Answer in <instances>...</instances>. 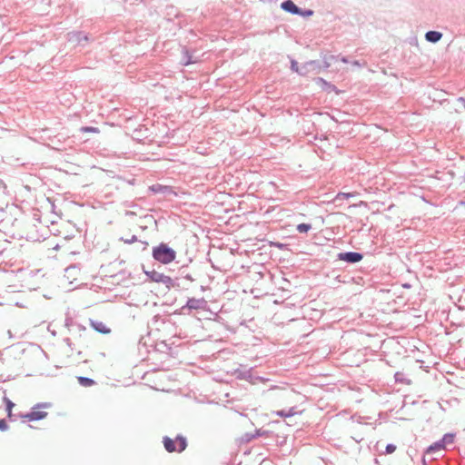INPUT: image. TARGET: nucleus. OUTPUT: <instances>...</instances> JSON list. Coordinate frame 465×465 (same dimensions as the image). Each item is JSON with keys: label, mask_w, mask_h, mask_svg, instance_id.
Masks as SVG:
<instances>
[{"label": "nucleus", "mask_w": 465, "mask_h": 465, "mask_svg": "<svg viewBox=\"0 0 465 465\" xmlns=\"http://www.w3.org/2000/svg\"><path fill=\"white\" fill-rule=\"evenodd\" d=\"M143 272L150 278L152 282L163 283L168 289L174 286L173 280L171 277L158 272L155 270H145L143 268Z\"/></svg>", "instance_id": "nucleus-4"}, {"label": "nucleus", "mask_w": 465, "mask_h": 465, "mask_svg": "<svg viewBox=\"0 0 465 465\" xmlns=\"http://www.w3.org/2000/svg\"><path fill=\"white\" fill-rule=\"evenodd\" d=\"M442 37V34L440 32H438V31H428L426 34H425V39L426 41L430 42V43H438Z\"/></svg>", "instance_id": "nucleus-9"}, {"label": "nucleus", "mask_w": 465, "mask_h": 465, "mask_svg": "<svg viewBox=\"0 0 465 465\" xmlns=\"http://www.w3.org/2000/svg\"><path fill=\"white\" fill-rule=\"evenodd\" d=\"M296 413H297V411H295V407H292L287 411L282 410V411H277V415L280 417H292V416L295 415Z\"/></svg>", "instance_id": "nucleus-13"}, {"label": "nucleus", "mask_w": 465, "mask_h": 465, "mask_svg": "<svg viewBox=\"0 0 465 465\" xmlns=\"http://www.w3.org/2000/svg\"><path fill=\"white\" fill-rule=\"evenodd\" d=\"M51 406L50 403L45 402V403H38L36 404L33 409L31 412L26 413L24 415V418L27 419L28 420H40L45 419L47 416V412L41 411H35V409L39 408H49Z\"/></svg>", "instance_id": "nucleus-5"}, {"label": "nucleus", "mask_w": 465, "mask_h": 465, "mask_svg": "<svg viewBox=\"0 0 465 465\" xmlns=\"http://www.w3.org/2000/svg\"><path fill=\"white\" fill-rule=\"evenodd\" d=\"M404 374L401 372H396L395 374V380L396 381L404 382Z\"/></svg>", "instance_id": "nucleus-23"}, {"label": "nucleus", "mask_w": 465, "mask_h": 465, "mask_svg": "<svg viewBox=\"0 0 465 465\" xmlns=\"http://www.w3.org/2000/svg\"><path fill=\"white\" fill-rule=\"evenodd\" d=\"M458 102L462 103L464 104V106H465V99L463 97H460L458 99Z\"/></svg>", "instance_id": "nucleus-27"}, {"label": "nucleus", "mask_w": 465, "mask_h": 465, "mask_svg": "<svg viewBox=\"0 0 465 465\" xmlns=\"http://www.w3.org/2000/svg\"><path fill=\"white\" fill-rule=\"evenodd\" d=\"M316 61H309L305 63L302 66L299 67L298 63L295 60H292L291 62V69L301 75L306 74L310 69H314L316 66Z\"/></svg>", "instance_id": "nucleus-8"}, {"label": "nucleus", "mask_w": 465, "mask_h": 465, "mask_svg": "<svg viewBox=\"0 0 465 465\" xmlns=\"http://www.w3.org/2000/svg\"><path fill=\"white\" fill-rule=\"evenodd\" d=\"M465 204V203H463Z\"/></svg>", "instance_id": "nucleus-33"}, {"label": "nucleus", "mask_w": 465, "mask_h": 465, "mask_svg": "<svg viewBox=\"0 0 465 465\" xmlns=\"http://www.w3.org/2000/svg\"><path fill=\"white\" fill-rule=\"evenodd\" d=\"M91 326L98 332L100 333H109L111 331L109 328L105 326V324L102 322L98 321H91Z\"/></svg>", "instance_id": "nucleus-11"}, {"label": "nucleus", "mask_w": 465, "mask_h": 465, "mask_svg": "<svg viewBox=\"0 0 465 465\" xmlns=\"http://www.w3.org/2000/svg\"><path fill=\"white\" fill-rule=\"evenodd\" d=\"M4 401L5 402L6 410L8 411V414L10 415L11 411H12V409L15 406V404L9 399H7V398H5Z\"/></svg>", "instance_id": "nucleus-19"}, {"label": "nucleus", "mask_w": 465, "mask_h": 465, "mask_svg": "<svg viewBox=\"0 0 465 465\" xmlns=\"http://www.w3.org/2000/svg\"><path fill=\"white\" fill-rule=\"evenodd\" d=\"M312 228V225L309 224V223H300L297 225V231L300 232V233H305L307 232H309Z\"/></svg>", "instance_id": "nucleus-17"}, {"label": "nucleus", "mask_w": 465, "mask_h": 465, "mask_svg": "<svg viewBox=\"0 0 465 465\" xmlns=\"http://www.w3.org/2000/svg\"><path fill=\"white\" fill-rule=\"evenodd\" d=\"M185 278H186V279H188V280H190V281H193L192 276H191V275H189V274H187V275L185 276Z\"/></svg>", "instance_id": "nucleus-29"}, {"label": "nucleus", "mask_w": 465, "mask_h": 465, "mask_svg": "<svg viewBox=\"0 0 465 465\" xmlns=\"http://www.w3.org/2000/svg\"><path fill=\"white\" fill-rule=\"evenodd\" d=\"M440 441L442 442V447H444L446 444H451L454 441V435L447 433Z\"/></svg>", "instance_id": "nucleus-16"}, {"label": "nucleus", "mask_w": 465, "mask_h": 465, "mask_svg": "<svg viewBox=\"0 0 465 465\" xmlns=\"http://www.w3.org/2000/svg\"><path fill=\"white\" fill-rule=\"evenodd\" d=\"M163 443L168 452H182L187 447V440L184 437L178 435L174 440L170 437H163Z\"/></svg>", "instance_id": "nucleus-2"}, {"label": "nucleus", "mask_w": 465, "mask_h": 465, "mask_svg": "<svg viewBox=\"0 0 465 465\" xmlns=\"http://www.w3.org/2000/svg\"><path fill=\"white\" fill-rule=\"evenodd\" d=\"M396 450V446L393 444H388L386 446V453L391 454L393 453Z\"/></svg>", "instance_id": "nucleus-21"}, {"label": "nucleus", "mask_w": 465, "mask_h": 465, "mask_svg": "<svg viewBox=\"0 0 465 465\" xmlns=\"http://www.w3.org/2000/svg\"><path fill=\"white\" fill-rule=\"evenodd\" d=\"M341 61L342 63H345V64L349 62V61H348V58H347V57H345V56H342V57L341 58Z\"/></svg>", "instance_id": "nucleus-26"}, {"label": "nucleus", "mask_w": 465, "mask_h": 465, "mask_svg": "<svg viewBox=\"0 0 465 465\" xmlns=\"http://www.w3.org/2000/svg\"><path fill=\"white\" fill-rule=\"evenodd\" d=\"M78 382L83 387H90L94 384V381L87 377H78Z\"/></svg>", "instance_id": "nucleus-14"}, {"label": "nucleus", "mask_w": 465, "mask_h": 465, "mask_svg": "<svg viewBox=\"0 0 465 465\" xmlns=\"http://www.w3.org/2000/svg\"><path fill=\"white\" fill-rule=\"evenodd\" d=\"M8 429V425L5 420H0V430L5 431Z\"/></svg>", "instance_id": "nucleus-22"}, {"label": "nucleus", "mask_w": 465, "mask_h": 465, "mask_svg": "<svg viewBox=\"0 0 465 465\" xmlns=\"http://www.w3.org/2000/svg\"><path fill=\"white\" fill-rule=\"evenodd\" d=\"M281 8L284 10L287 13H290L292 15H297L303 17H309L313 15V11L311 9H302L299 6H297L293 1L292 0H285L281 4Z\"/></svg>", "instance_id": "nucleus-3"}, {"label": "nucleus", "mask_w": 465, "mask_h": 465, "mask_svg": "<svg viewBox=\"0 0 465 465\" xmlns=\"http://www.w3.org/2000/svg\"><path fill=\"white\" fill-rule=\"evenodd\" d=\"M82 132L98 133V129L93 126H86L81 128Z\"/></svg>", "instance_id": "nucleus-20"}, {"label": "nucleus", "mask_w": 465, "mask_h": 465, "mask_svg": "<svg viewBox=\"0 0 465 465\" xmlns=\"http://www.w3.org/2000/svg\"><path fill=\"white\" fill-rule=\"evenodd\" d=\"M444 449V447H442V442H440V440L433 443L432 445H430L427 450H426V455H430V454H434L436 453L437 451H440Z\"/></svg>", "instance_id": "nucleus-12"}, {"label": "nucleus", "mask_w": 465, "mask_h": 465, "mask_svg": "<svg viewBox=\"0 0 465 465\" xmlns=\"http://www.w3.org/2000/svg\"><path fill=\"white\" fill-rule=\"evenodd\" d=\"M153 257L163 264H168L174 261L176 252L165 243H160L153 249Z\"/></svg>", "instance_id": "nucleus-1"}, {"label": "nucleus", "mask_w": 465, "mask_h": 465, "mask_svg": "<svg viewBox=\"0 0 465 465\" xmlns=\"http://www.w3.org/2000/svg\"><path fill=\"white\" fill-rule=\"evenodd\" d=\"M363 258V255L360 252H340L337 255V259L339 261L345 262L347 263H357L361 262Z\"/></svg>", "instance_id": "nucleus-7"}, {"label": "nucleus", "mask_w": 465, "mask_h": 465, "mask_svg": "<svg viewBox=\"0 0 465 465\" xmlns=\"http://www.w3.org/2000/svg\"><path fill=\"white\" fill-rule=\"evenodd\" d=\"M329 66H330V63L325 62V67H329Z\"/></svg>", "instance_id": "nucleus-31"}, {"label": "nucleus", "mask_w": 465, "mask_h": 465, "mask_svg": "<svg viewBox=\"0 0 465 465\" xmlns=\"http://www.w3.org/2000/svg\"><path fill=\"white\" fill-rule=\"evenodd\" d=\"M354 196L353 193H339L335 198L336 201L338 200H342V199H348L350 197H352Z\"/></svg>", "instance_id": "nucleus-18"}, {"label": "nucleus", "mask_w": 465, "mask_h": 465, "mask_svg": "<svg viewBox=\"0 0 465 465\" xmlns=\"http://www.w3.org/2000/svg\"><path fill=\"white\" fill-rule=\"evenodd\" d=\"M182 61H183L184 65H188L190 64H193V63L196 62L194 57L192 54H190L189 51H185L183 53V56Z\"/></svg>", "instance_id": "nucleus-15"}, {"label": "nucleus", "mask_w": 465, "mask_h": 465, "mask_svg": "<svg viewBox=\"0 0 465 465\" xmlns=\"http://www.w3.org/2000/svg\"><path fill=\"white\" fill-rule=\"evenodd\" d=\"M204 300L203 299H195L191 298L187 301L186 307L190 310H197L203 306Z\"/></svg>", "instance_id": "nucleus-10"}, {"label": "nucleus", "mask_w": 465, "mask_h": 465, "mask_svg": "<svg viewBox=\"0 0 465 465\" xmlns=\"http://www.w3.org/2000/svg\"><path fill=\"white\" fill-rule=\"evenodd\" d=\"M277 246H278L279 248H282V243H278V244H277Z\"/></svg>", "instance_id": "nucleus-32"}, {"label": "nucleus", "mask_w": 465, "mask_h": 465, "mask_svg": "<svg viewBox=\"0 0 465 465\" xmlns=\"http://www.w3.org/2000/svg\"><path fill=\"white\" fill-rule=\"evenodd\" d=\"M74 269H75L74 266L69 267V268L66 269V272H69L70 270H74Z\"/></svg>", "instance_id": "nucleus-30"}, {"label": "nucleus", "mask_w": 465, "mask_h": 465, "mask_svg": "<svg viewBox=\"0 0 465 465\" xmlns=\"http://www.w3.org/2000/svg\"><path fill=\"white\" fill-rule=\"evenodd\" d=\"M352 64H353L354 66H359V67H361V66H363V65H364V64H361L360 63V61H353V62H352Z\"/></svg>", "instance_id": "nucleus-25"}, {"label": "nucleus", "mask_w": 465, "mask_h": 465, "mask_svg": "<svg viewBox=\"0 0 465 465\" xmlns=\"http://www.w3.org/2000/svg\"><path fill=\"white\" fill-rule=\"evenodd\" d=\"M7 334H8V337H9L10 339H12V338H13V334H12V331H11L10 330H9V331H7Z\"/></svg>", "instance_id": "nucleus-28"}, {"label": "nucleus", "mask_w": 465, "mask_h": 465, "mask_svg": "<svg viewBox=\"0 0 465 465\" xmlns=\"http://www.w3.org/2000/svg\"><path fill=\"white\" fill-rule=\"evenodd\" d=\"M122 241H124V242H126V243H133V242H136V241H137V238H136V236H135V235H133V236H132L131 238H129V239H124V238H122Z\"/></svg>", "instance_id": "nucleus-24"}, {"label": "nucleus", "mask_w": 465, "mask_h": 465, "mask_svg": "<svg viewBox=\"0 0 465 465\" xmlns=\"http://www.w3.org/2000/svg\"><path fill=\"white\" fill-rule=\"evenodd\" d=\"M89 41V36L82 32H71L68 34V42L74 46L84 47Z\"/></svg>", "instance_id": "nucleus-6"}]
</instances>
